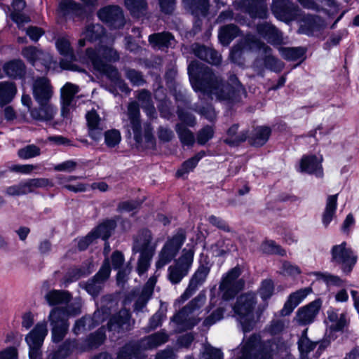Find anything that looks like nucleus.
<instances>
[{"instance_id":"obj_1","label":"nucleus","mask_w":359,"mask_h":359,"mask_svg":"<svg viewBox=\"0 0 359 359\" xmlns=\"http://www.w3.org/2000/svg\"><path fill=\"white\" fill-rule=\"evenodd\" d=\"M190 83L195 91H201L211 99L238 102L245 97L246 91L237 77L232 75L225 85L222 79L210 68L201 67L197 61H192L188 67Z\"/></svg>"},{"instance_id":"obj_2","label":"nucleus","mask_w":359,"mask_h":359,"mask_svg":"<svg viewBox=\"0 0 359 359\" xmlns=\"http://www.w3.org/2000/svg\"><path fill=\"white\" fill-rule=\"evenodd\" d=\"M245 50L258 51L262 56L264 57L265 67L273 72H280L284 67L281 61L271 55V49L251 34H248L243 42L233 48L230 54L231 59L236 62L237 57Z\"/></svg>"},{"instance_id":"obj_3","label":"nucleus","mask_w":359,"mask_h":359,"mask_svg":"<svg viewBox=\"0 0 359 359\" xmlns=\"http://www.w3.org/2000/svg\"><path fill=\"white\" fill-rule=\"evenodd\" d=\"M80 313L79 305L71 304L67 308L53 309L48 316L51 325V338L55 343L61 341L69 330L67 319Z\"/></svg>"},{"instance_id":"obj_4","label":"nucleus","mask_w":359,"mask_h":359,"mask_svg":"<svg viewBox=\"0 0 359 359\" xmlns=\"http://www.w3.org/2000/svg\"><path fill=\"white\" fill-rule=\"evenodd\" d=\"M256 303L255 294L248 292L239 296L233 306L235 316L244 332L251 331L255 325L254 309Z\"/></svg>"},{"instance_id":"obj_5","label":"nucleus","mask_w":359,"mask_h":359,"mask_svg":"<svg viewBox=\"0 0 359 359\" xmlns=\"http://www.w3.org/2000/svg\"><path fill=\"white\" fill-rule=\"evenodd\" d=\"M106 336L104 329H100L95 334H91L88 339L86 345H81L75 340H66L58 350L49 355L48 359H65L69 356L74 351H84L88 348H93L102 344Z\"/></svg>"},{"instance_id":"obj_6","label":"nucleus","mask_w":359,"mask_h":359,"mask_svg":"<svg viewBox=\"0 0 359 359\" xmlns=\"http://www.w3.org/2000/svg\"><path fill=\"white\" fill-rule=\"evenodd\" d=\"M205 295L200 293L187 306L184 307L172 318V323L176 324V330L182 331L191 329L198 323L199 319L194 317L195 312L203 305L205 302Z\"/></svg>"},{"instance_id":"obj_7","label":"nucleus","mask_w":359,"mask_h":359,"mask_svg":"<svg viewBox=\"0 0 359 359\" xmlns=\"http://www.w3.org/2000/svg\"><path fill=\"white\" fill-rule=\"evenodd\" d=\"M194 256L193 248H184L180 257L168 267V278L172 284L179 283L187 276L194 262Z\"/></svg>"},{"instance_id":"obj_8","label":"nucleus","mask_w":359,"mask_h":359,"mask_svg":"<svg viewBox=\"0 0 359 359\" xmlns=\"http://www.w3.org/2000/svg\"><path fill=\"white\" fill-rule=\"evenodd\" d=\"M240 275V268L234 267L222 276L219 290L224 300L233 298L244 287V280L238 278Z\"/></svg>"},{"instance_id":"obj_9","label":"nucleus","mask_w":359,"mask_h":359,"mask_svg":"<svg viewBox=\"0 0 359 359\" xmlns=\"http://www.w3.org/2000/svg\"><path fill=\"white\" fill-rule=\"evenodd\" d=\"M185 238L186 236L184 231L179 230L172 238L166 242L161 250L158 259L156 262L157 270L162 269L175 257L184 243Z\"/></svg>"},{"instance_id":"obj_10","label":"nucleus","mask_w":359,"mask_h":359,"mask_svg":"<svg viewBox=\"0 0 359 359\" xmlns=\"http://www.w3.org/2000/svg\"><path fill=\"white\" fill-rule=\"evenodd\" d=\"M48 334L47 323L39 322L26 335L25 341L27 344L30 359H38L40 356V349Z\"/></svg>"},{"instance_id":"obj_11","label":"nucleus","mask_w":359,"mask_h":359,"mask_svg":"<svg viewBox=\"0 0 359 359\" xmlns=\"http://www.w3.org/2000/svg\"><path fill=\"white\" fill-rule=\"evenodd\" d=\"M332 260L341 266L344 273H350L357 262V256L351 248L347 247V243L343 242L332 248Z\"/></svg>"},{"instance_id":"obj_12","label":"nucleus","mask_w":359,"mask_h":359,"mask_svg":"<svg viewBox=\"0 0 359 359\" xmlns=\"http://www.w3.org/2000/svg\"><path fill=\"white\" fill-rule=\"evenodd\" d=\"M91 55L108 65H110L109 62H115L120 58L118 53L111 46L100 45L96 50L93 48L86 49L85 55L81 56L79 60L82 63L93 67L90 58Z\"/></svg>"},{"instance_id":"obj_13","label":"nucleus","mask_w":359,"mask_h":359,"mask_svg":"<svg viewBox=\"0 0 359 359\" xmlns=\"http://www.w3.org/2000/svg\"><path fill=\"white\" fill-rule=\"evenodd\" d=\"M22 55L36 69L41 72L50 69L54 65L52 56L48 53L43 52L33 46L23 48Z\"/></svg>"},{"instance_id":"obj_14","label":"nucleus","mask_w":359,"mask_h":359,"mask_svg":"<svg viewBox=\"0 0 359 359\" xmlns=\"http://www.w3.org/2000/svg\"><path fill=\"white\" fill-rule=\"evenodd\" d=\"M210 271V265L208 262L201 264L191 276L189 285L184 293L180 296L179 302L183 303L191 297L198 288L205 283Z\"/></svg>"},{"instance_id":"obj_15","label":"nucleus","mask_w":359,"mask_h":359,"mask_svg":"<svg viewBox=\"0 0 359 359\" xmlns=\"http://www.w3.org/2000/svg\"><path fill=\"white\" fill-rule=\"evenodd\" d=\"M90 60L93 64V69L95 71L106 75L121 92L129 93L130 90L125 83V82L120 79L118 70L111 65L100 61L92 55L90 56Z\"/></svg>"},{"instance_id":"obj_16","label":"nucleus","mask_w":359,"mask_h":359,"mask_svg":"<svg viewBox=\"0 0 359 359\" xmlns=\"http://www.w3.org/2000/svg\"><path fill=\"white\" fill-rule=\"evenodd\" d=\"M260 343L259 336L252 335L249 339L241 344L236 350L238 359H272L271 354H257V347Z\"/></svg>"},{"instance_id":"obj_17","label":"nucleus","mask_w":359,"mask_h":359,"mask_svg":"<svg viewBox=\"0 0 359 359\" xmlns=\"http://www.w3.org/2000/svg\"><path fill=\"white\" fill-rule=\"evenodd\" d=\"M234 6L248 13L252 18H266L268 15L266 0L236 1Z\"/></svg>"},{"instance_id":"obj_18","label":"nucleus","mask_w":359,"mask_h":359,"mask_svg":"<svg viewBox=\"0 0 359 359\" xmlns=\"http://www.w3.org/2000/svg\"><path fill=\"white\" fill-rule=\"evenodd\" d=\"M111 269L108 259H106L97 273L92 280L84 283V288L88 294L97 296L101 291L104 282L109 277Z\"/></svg>"},{"instance_id":"obj_19","label":"nucleus","mask_w":359,"mask_h":359,"mask_svg":"<svg viewBox=\"0 0 359 359\" xmlns=\"http://www.w3.org/2000/svg\"><path fill=\"white\" fill-rule=\"evenodd\" d=\"M97 15L100 20L114 28H119L124 24L123 11L117 6H105L98 11Z\"/></svg>"},{"instance_id":"obj_20","label":"nucleus","mask_w":359,"mask_h":359,"mask_svg":"<svg viewBox=\"0 0 359 359\" xmlns=\"http://www.w3.org/2000/svg\"><path fill=\"white\" fill-rule=\"evenodd\" d=\"M128 116L130 123L128 126V131L131 135H133L135 140L140 143L142 142V127L140 121V108L137 102L133 101L129 103L128 106Z\"/></svg>"},{"instance_id":"obj_21","label":"nucleus","mask_w":359,"mask_h":359,"mask_svg":"<svg viewBox=\"0 0 359 359\" xmlns=\"http://www.w3.org/2000/svg\"><path fill=\"white\" fill-rule=\"evenodd\" d=\"M33 96L38 103L50 101L53 95V88L50 81L44 77L36 79L32 86Z\"/></svg>"},{"instance_id":"obj_22","label":"nucleus","mask_w":359,"mask_h":359,"mask_svg":"<svg viewBox=\"0 0 359 359\" xmlns=\"http://www.w3.org/2000/svg\"><path fill=\"white\" fill-rule=\"evenodd\" d=\"M320 306V301L315 300L299 308L296 314L297 321L302 325L311 323L318 313Z\"/></svg>"},{"instance_id":"obj_23","label":"nucleus","mask_w":359,"mask_h":359,"mask_svg":"<svg viewBox=\"0 0 359 359\" xmlns=\"http://www.w3.org/2000/svg\"><path fill=\"white\" fill-rule=\"evenodd\" d=\"M312 292V289L310 287L301 288L292 293H291L287 301L285 302L283 308L281 310L283 316L290 314L293 310L302 302L306 297Z\"/></svg>"},{"instance_id":"obj_24","label":"nucleus","mask_w":359,"mask_h":359,"mask_svg":"<svg viewBox=\"0 0 359 359\" xmlns=\"http://www.w3.org/2000/svg\"><path fill=\"white\" fill-rule=\"evenodd\" d=\"M86 118L90 137L95 141L100 140L105 128L103 121L95 110L88 111Z\"/></svg>"},{"instance_id":"obj_25","label":"nucleus","mask_w":359,"mask_h":359,"mask_svg":"<svg viewBox=\"0 0 359 359\" xmlns=\"http://www.w3.org/2000/svg\"><path fill=\"white\" fill-rule=\"evenodd\" d=\"M169 335L165 330H161L141 339L139 346L144 351L152 350L165 344L168 341Z\"/></svg>"},{"instance_id":"obj_26","label":"nucleus","mask_w":359,"mask_h":359,"mask_svg":"<svg viewBox=\"0 0 359 359\" xmlns=\"http://www.w3.org/2000/svg\"><path fill=\"white\" fill-rule=\"evenodd\" d=\"M322 157L316 156H304L299 164V171L309 174H313L316 177H321L323 175L321 165Z\"/></svg>"},{"instance_id":"obj_27","label":"nucleus","mask_w":359,"mask_h":359,"mask_svg":"<svg viewBox=\"0 0 359 359\" xmlns=\"http://www.w3.org/2000/svg\"><path fill=\"white\" fill-rule=\"evenodd\" d=\"M130 327V314L126 309L121 310L118 313L112 317L109 323V332H120L128 330Z\"/></svg>"},{"instance_id":"obj_28","label":"nucleus","mask_w":359,"mask_h":359,"mask_svg":"<svg viewBox=\"0 0 359 359\" xmlns=\"http://www.w3.org/2000/svg\"><path fill=\"white\" fill-rule=\"evenodd\" d=\"M38 104H39V107L29 110L31 116L34 119L41 121H47L53 119L57 112L56 107L50 101Z\"/></svg>"},{"instance_id":"obj_29","label":"nucleus","mask_w":359,"mask_h":359,"mask_svg":"<svg viewBox=\"0 0 359 359\" xmlns=\"http://www.w3.org/2000/svg\"><path fill=\"white\" fill-rule=\"evenodd\" d=\"M151 233L149 230H142L134 239L133 250L135 252L151 251L154 253L155 246L151 244Z\"/></svg>"},{"instance_id":"obj_30","label":"nucleus","mask_w":359,"mask_h":359,"mask_svg":"<svg viewBox=\"0 0 359 359\" xmlns=\"http://www.w3.org/2000/svg\"><path fill=\"white\" fill-rule=\"evenodd\" d=\"M79 87L71 83H67L61 89L62 114L67 116L72 106L74 95L78 93Z\"/></svg>"},{"instance_id":"obj_31","label":"nucleus","mask_w":359,"mask_h":359,"mask_svg":"<svg viewBox=\"0 0 359 359\" xmlns=\"http://www.w3.org/2000/svg\"><path fill=\"white\" fill-rule=\"evenodd\" d=\"M80 177L78 176H64L62 175L56 177L59 185L74 193L84 192L88 189L87 184L76 181Z\"/></svg>"},{"instance_id":"obj_32","label":"nucleus","mask_w":359,"mask_h":359,"mask_svg":"<svg viewBox=\"0 0 359 359\" xmlns=\"http://www.w3.org/2000/svg\"><path fill=\"white\" fill-rule=\"evenodd\" d=\"M104 33V29L100 24L88 25L78 41L79 47H84L86 41L93 42L101 39Z\"/></svg>"},{"instance_id":"obj_33","label":"nucleus","mask_w":359,"mask_h":359,"mask_svg":"<svg viewBox=\"0 0 359 359\" xmlns=\"http://www.w3.org/2000/svg\"><path fill=\"white\" fill-rule=\"evenodd\" d=\"M192 49L195 55L201 60L215 65L220 63L221 55L212 48L199 44H194Z\"/></svg>"},{"instance_id":"obj_34","label":"nucleus","mask_w":359,"mask_h":359,"mask_svg":"<svg viewBox=\"0 0 359 359\" xmlns=\"http://www.w3.org/2000/svg\"><path fill=\"white\" fill-rule=\"evenodd\" d=\"M159 276L157 271L155 272L154 275L149 278L146 285H144L141 294L137 299L135 304V310L141 311L146 305L147 301L153 294L154 287L156 283L157 278Z\"/></svg>"},{"instance_id":"obj_35","label":"nucleus","mask_w":359,"mask_h":359,"mask_svg":"<svg viewBox=\"0 0 359 359\" xmlns=\"http://www.w3.org/2000/svg\"><path fill=\"white\" fill-rule=\"evenodd\" d=\"M257 32L264 39L272 44H279L282 41L281 32L271 24L259 25Z\"/></svg>"},{"instance_id":"obj_36","label":"nucleus","mask_w":359,"mask_h":359,"mask_svg":"<svg viewBox=\"0 0 359 359\" xmlns=\"http://www.w3.org/2000/svg\"><path fill=\"white\" fill-rule=\"evenodd\" d=\"M146 357L138 342L125 345L118 352L117 359H145Z\"/></svg>"},{"instance_id":"obj_37","label":"nucleus","mask_w":359,"mask_h":359,"mask_svg":"<svg viewBox=\"0 0 359 359\" xmlns=\"http://www.w3.org/2000/svg\"><path fill=\"white\" fill-rule=\"evenodd\" d=\"M25 6V0H13L12 4L13 11L11 14V18L17 24L19 29H22L24 25L30 21L28 16L20 13Z\"/></svg>"},{"instance_id":"obj_38","label":"nucleus","mask_w":359,"mask_h":359,"mask_svg":"<svg viewBox=\"0 0 359 359\" xmlns=\"http://www.w3.org/2000/svg\"><path fill=\"white\" fill-rule=\"evenodd\" d=\"M288 2L289 0H273L271 5V11L275 17L286 22L293 19L288 12Z\"/></svg>"},{"instance_id":"obj_39","label":"nucleus","mask_w":359,"mask_h":359,"mask_svg":"<svg viewBox=\"0 0 359 359\" xmlns=\"http://www.w3.org/2000/svg\"><path fill=\"white\" fill-rule=\"evenodd\" d=\"M149 41L154 47L158 48L172 47L175 43L174 37L168 32L151 34Z\"/></svg>"},{"instance_id":"obj_40","label":"nucleus","mask_w":359,"mask_h":359,"mask_svg":"<svg viewBox=\"0 0 359 359\" xmlns=\"http://www.w3.org/2000/svg\"><path fill=\"white\" fill-rule=\"evenodd\" d=\"M184 6L196 16H206L209 0H183Z\"/></svg>"},{"instance_id":"obj_41","label":"nucleus","mask_w":359,"mask_h":359,"mask_svg":"<svg viewBox=\"0 0 359 359\" xmlns=\"http://www.w3.org/2000/svg\"><path fill=\"white\" fill-rule=\"evenodd\" d=\"M16 93L17 88L14 83L0 82V106L3 107L12 102Z\"/></svg>"},{"instance_id":"obj_42","label":"nucleus","mask_w":359,"mask_h":359,"mask_svg":"<svg viewBox=\"0 0 359 359\" xmlns=\"http://www.w3.org/2000/svg\"><path fill=\"white\" fill-rule=\"evenodd\" d=\"M136 98L148 116L154 117L156 115V109L151 100V93L148 90H141L137 91Z\"/></svg>"},{"instance_id":"obj_43","label":"nucleus","mask_w":359,"mask_h":359,"mask_svg":"<svg viewBox=\"0 0 359 359\" xmlns=\"http://www.w3.org/2000/svg\"><path fill=\"white\" fill-rule=\"evenodd\" d=\"M337 207V194L327 198L326 205L322 216V222L327 227L335 216Z\"/></svg>"},{"instance_id":"obj_44","label":"nucleus","mask_w":359,"mask_h":359,"mask_svg":"<svg viewBox=\"0 0 359 359\" xmlns=\"http://www.w3.org/2000/svg\"><path fill=\"white\" fill-rule=\"evenodd\" d=\"M6 74L12 78L22 77L25 73V66L20 60H13L4 64L3 67Z\"/></svg>"},{"instance_id":"obj_45","label":"nucleus","mask_w":359,"mask_h":359,"mask_svg":"<svg viewBox=\"0 0 359 359\" xmlns=\"http://www.w3.org/2000/svg\"><path fill=\"white\" fill-rule=\"evenodd\" d=\"M45 299L50 306L63 304L70 301L71 295L67 291L53 290L46 294Z\"/></svg>"},{"instance_id":"obj_46","label":"nucleus","mask_w":359,"mask_h":359,"mask_svg":"<svg viewBox=\"0 0 359 359\" xmlns=\"http://www.w3.org/2000/svg\"><path fill=\"white\" fill-rule=\"evenodd\" d=\"M240 30L234 25H228L222 27L219 32V40L223 46H228L231 41L238 36Z\"/></svg>"},{"instance_id":"obj_47","label":"nucleus","mask_w":359,"mask_h":359,"mask_svg":"<svg viewBox=\"0 0 359 359\" xmlns=\"http://www.w3.org/2000/svg\"><path fill=\"white\" fill-rule=\"evenodd\" d=\"M125 6L130 14L136 18L145 15L147 9L146 0H126Z\"/></svg>"},{"instance_id":"obj_48","label":"nucleus","mask_w":359,"mask_h":359,"mask_svg":"<svg viewBox=\"0 0 359 359\" xmlns=\"http://www.w3.org/2000/svg\"><path fill=\"white\" fill-rule=\"evenodd\" d=\"M327 319L330 323V327L333 330H341L346 325V318L344 313H339L337 311L329 309Z\"/></svg>"},{"instance_id":"obj_49","label":"nucleus","mask_w":359,"mask_h":359,"mask_svg":"<svg viewBox=\"0 0 359 359\" xmlns=\"http://www.w3.org/2000/svg\"><path fill=\"white\" fill-rule=\"evenodd\" d=\"M115 226L116 223L114 220H108L98 225L90 233H94L93 236L95 239L101 238L103 240H107L110 236Z\"/></svg>"},{"instance_id":"obj_50","label":"nucleus","mask_w":359,"mask_h":359,"mask_svg":"<svg viewBox=\"0 0 359 359\" xmlns=\"http://www.w3.org/2000/svg\"><path fill=\"white\" fill-rule=\"evenodd\" d=\"M271 134V130L266 126L257 127L254 130L252 136L250 137V142L255 146H262L268 140Z\"/></svg>"},{"instance_id":"obj_51","label":"nucleus","mask_w":359,"mask_h":359,"mask_svg":"<svg viewBox=\"0 0 359 359\" xmlns=\"http://www.w3.org/2000/svg\"><path fill=\"white\" fill-rule=\"evenodd\" d=\"M238 125H233L227 131V137L225 142L231 145H236L244 142L248 137L247 131H241L238 133Z\"/></svg>"},{"instance_id":"obj_52","label":"nucleus","mask_w":359,"mask_h":359,"mask_svg":"<svg viewBox=\"0 0 359 359\" xmlns=\"http://www.w3.org/2000/svg\"><path fill=\"white\" fill-rule=\"evenodd\" d=\"M204 151H200L197 154H196L194 157L189 158L183 163L181 168L177 170V175L178 177H183L185 174L193 170V169L196 166L198 161L205 156Z\"/></svg>"},{"instance_id":"obj_53","label":"nucleus","mask_w":359,"mask_h":359,"mask_svg":"<svg viewBox=\"0 0 359 359\" xmlns=\"http://www.w3.org/2000/svg\"><path fill=\"white\" fill-rule=\"evenodd\" d=\"M55 46L60 55L71 59L74 57V51L67 36L58 38L55 41Z\"/></svg>"},{"instance_id":"obj_54","label":"nucleus","mask_w":359,"mask_h":359,"mask_svg":"<svg viewBox=\"0 0 359 359\" xmlns=\"http://www.w3.org/2000/svg\"><path fill=\"white\" fill-rule=\"evenodd\" d=\"M281 56L287 60H297L303 57L305 50L301 47L297 48H280Z\"/></svg>"},{"instance_id":"obj_55","label":"nucleus","mask_w":359,"mask_h":359,"mask_svg":"<svg viewBox=\"0 0 359 359\" xmlns=\"http://www.w3.org/2000/svg\"><path fill=\"white\" fill-rule=\"evenodd\" d=\"M176 132L183 145L191 146L195 142L193 133L182 124L176 126Z\"/></svg>"},{"instance_id":"obj_56","label":"nucleus","mask_w":359,"mask_h":359,"mask_svg":"<svg viewBox=\"0 0 359 359\" xmlns=\"http://www.w3.org/2000/svg\"><path fill=\"white\" fill-rule=\"evenodd\" d=\"M275 290L274 283L271 279L264 280L260 285L258 294L261 299L266 302L273 294Z\"/></svg>"},{"instance_id":"obj_57","label":"nucleus","mask_w":359,"mask_h":359,"mask_svg":"<svg viewBox=\"0 0 359 359\" xmlns=\"http://www.w3.org/2000/svg\"><path fill=\"white\" fill-rule=\"evenodd\" d=\"M154 253L151 251L142 252L137 261V271L140 276L143 275L150 266V262Z\"/></svg>"},{"instance_id":"obj_58","label":"nucleus","mask_w":359,"mask_h":359,"mask_svg":"<svg viewBox=\"0 0 359 359\" xmlns=\"http://www.w3.org/2000/svg\"><path fill=\"white\" fill-rule=\"evenodd\" d=\"M121 140V135L118 130L112 129L104 133V142L108 147H114Z\"/></svg>"},{"instance_id":"obj_59","label":"nucleus","mask_w":359,"mask_h":359,"mask_svg":"<svg viewBox=\"0 0 359 359\" xmlns=\"http://www.w3.org/2000/svg\"><path fill=\"white\" fill-rule=\"evenodd\" d=\"M5 192L10 196L25 195L29 193L25 181L7 187Z\"/></svg>"},{"instance_id":"obj_60","label":"nucleus","mask_w":359,"mask_h":359,"mask_svg":"<svg viewBox=\"0 0 359 359\" xmlns=\"http://www.w3.org/2000/svg\"><path fill=\"white\" fill-rule=\"evenodd\" d=\"M262 250L268 254H278L280 255H285V251L273 241H266L262 244Z\"/></svg>"},{"instance_id":"obj_61","label":"nucleus","mask_w":359,"mask_h":359,"mask_svg":"<svg viewBox=\"0 0 359 359\" xmlns=\"http://www.w3.org/2000/svg\"><path fill=\"white\" fill-rule=\"evenodd\" d=\"M315 275L317 276L318 280H322L323 283L329 285L341 286L343 283V280L338 276H332L329 273H316Z\"/></svg>"},{"instance_id":"obj_62","label":"nucleus","mask_w":359,"mask_h":359,"mask_svg":"<svg viewBox=\"0 0 359 359\" xmlns=\"http://www.w3.org/2000/svg\"><path fill=\"white\" fill-rule=\"evenodd\" d=\"M18 154L21 158L28 159L39 155L40 149L36 145L30 144L20 149Z\"/></svg>"},{"instance_id":"obj_63","label":"nucleus","mask_w":359,"mask_h":359,"mask_svg":"<svg viewBox=\"0 0 359 359\" xmlns=\"http://www.w3.org/2000/svg\"><path fill=\"white\" fill-rule=\"evenodd\" d=\"M60 10L63 15H67L71 13L76 12L81 9L80 5L72 0H64L60 4Z\"/></svg>"},{"instance_id":"obj_64","label":"nucleus","mask_w":359,"mask_h":359,"mask_svg":"<svg viewBox=\"0 0 359 359\" xmlns=\"http://www.w3.org/2000/svg\"><path fill=\"white\" fill-rule=\"evenodd\" d=\"M202 359H223V353L221 350L207 346L202 354Z\"/></svg>"}]
</instances>
